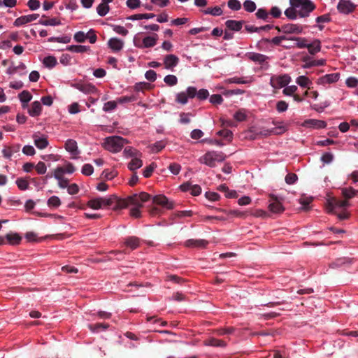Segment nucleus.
<instances>
[{
  "label": "nucleus",
  "mask_w": 358,
  "mask_h": 358,
  "mask_svg": "<svg viewBox=\"0 0 358 358\" xmlns=\"http://www.w3.org/2000/svg\"><path fill=\"white\" fill-rule=\"evenodd\" d=\"M108 46L114 51H120L122 49L124 43L117 38H112L108 42Z\"/></svg>",
  "instance_id": "6ab92c4d"
},
{
  "label": "nucleus",
  "mask_w": 358,
  "mask_h": 358,
  "mask_svg": "<svg viewBox=\"0 0 358 358\" xmlns=\"http://www.w3.org/2000/svg\"><path fill=\"white\" fill-rule=\"evenodd\" d=\"M243 8L246 11L252 13L256 10L257 6L254 1L251 0H245L243 2Z\"/></svg>",
  "instance_id": "603ef678"
},
{
  "label": "nucleus",
  "mask_w": 358,
  "mask_h": 358,
  "mask_svg": "<svg viewBox=\"0 0 358 358\" xmlns=\"http://www.w3.org/2000/svg\"><path fill=\"white\" fill-rule=\"evenodd\" d=\"M289 40L297 41L296 43H295V46H296L299 48H307V45H308L307 39L305 38L292 37V38H289Z\"/></svg>",
  "instance_id": "c03bdc74"
},
{
  "label": "nucleus",
  "mask_w": 358,
  "mask_h": 358,
  "mask_svg": "<svg viewBox=\"0 0 358 358\" xmlns=\"http://www.w3.org/2000/svg\"><path fill=\"white\" fill-rule=\"evenodd\" d=\"M157 167V165L152 162L148 166L145 167V169L143 171V175L145 178H148L151 176L154 169Z\"/></svg>",
  "instance_id": "052dcab7"
},
{
  "label": "nucleus",
  "mask_w": 358,
  "mask_h": 358,
  "mask_svg": "<svg viewBox=\"0 0 358 358\" xmlns=\"http://www.w3.org/2000/svg\"><path fill=\"white\" fill-rule=\"evenodd\" d=\"M71 38L69 36H64L62 37H51L48 39L50 42H57L62 43H70Z\"/></svg>",
  "instance_id": "864d4df0"
},
{
  "label": "nucleus",
  "mask_w": 358,
  "mask_h": 358,
  "mask_svg": "<svg viewBox=\"0 0 358 358\" xmlns=\"http://www.w3.org/2000/svg\"><path fill=\"white\" fill-rule=\"evenodd\" d=\"M296 83L300 87H308L310 89L309 85L312 84V82L310 79L305 76H300L296 79Z\"/></svg>",
  "instance_id": "72a5a7b5"
},
{
  "label": "nucleus",
  "mask_w": 358,
  "mask_h": 358,
  "mask_svg": "<svg viewBox=\"0 0 358 358\" xmlns=\"http://www.w3.org/2000/svg\"><path fill=\"white\" fill-rule=\"evenodd\" d=\"M303 126L307 127L320 129L326 127L327 123L322 120L310 119L304 122Z\"/></svg>",
  "instance_id": "dca6fc26"
},
{
  "label": "nucleus",
  "mask_w": 358,
  "mask_h": 358,
  "mask_svg": "<svg viewBox=\"0 0 358 358\" xmlns=\"http://www.w3.org/2000/svg\"><path fill=\"white\" fill-rule=\"evenodd\" d=\"M164 81L169 86H174L178 83V78L174 75H168L164 77Z\"/></svg>",
  "instance_id": "5fc2aeb1"
},
{
  "label": "nucleus",
  "mask_w": 358,
  "mask_h": 358,
  "mask_svg": "<svg viewBox=\"0 0 358 358\" xmlns=\"http://www.w3.org/2000/svg\"><path fill=\"white\" fill-rule=\"evenodd\" d=\"M117 104V101H108V102L104 103V106L103 107V110L105 112H110V111H111V110H113L116 108Z\"/></svg>",
  "instance_id": "680f3d73"
},
{
  "label": "nucleus",
  "mask_w": 358,
  "mask_h": 358,
  "mask_svg": "<svg viewBox=\"0 0 358 358\" xmlns=\"http://www.w3.org/2000/svg\"><path fill=\"white\" fill-rule=\"evenodd\" d=\"M6 238L9 243L12 245H17L20 243L22 238L18 234H8L6 235Z\"/></svg>",
  "instance_id": "58836bf2"
},
{
  "label": "nucleus",
  "mask_w": 358,
  "mask_h": 358,
  "mask_svg": "<svg viewBox=\"0 0 358 358\" xmlns=\"http://www.w3.org/2000/svg\"><path fill=\"white\" fill-rule=\"evenodd\" d=\"M203 12L204 13V14H210L213 16H220L223 13L222 8L219 6H215L214 8H208Z\"/></svg>",
  "instance_id": "a18cd8bd"
},
{
  "label": "nucleus",
  "mask_w": 358,
  "mask_h": 358,
  "mask_svg": "<svg viewBox=\"0 0 358 358\" xmlns=\"http://www.w3.org/2000/svg\"><path fill=\"white\" fill-rule=\"evenodd\" d=\"M226 159V155L220 151H208L199 159L201 164H204L210 167H215L216 162H222Z\"/></svg>",
  "instance_id": "f257e3e1"
},
{
  "label": "nucleus",
  "mask_w": 358,
  "mask_h": 358,
  "mask_svg": "<svg viewBox=\"0 0 358 358\" xmlns=\"http://www.w3.org/2000/svg\"><path fill=\"white\" fill-rule=\"evenodd\" d=\"M208 242L203 239H188L187 240L184 245L187 248H206Z\"/></svg>",
  "instance_id": "4468645a"
},
{
  "label": "nucleus",
  "mask_w": 358,
  "mask_h": 358,
  "mask_svg": "<svg viewBox=\"0 0 358 358\" xmlns=\"http://www.w3.org/2000/svg\"><path fill=\"white\" fill-rule=\"evenodd\" d=\"M234 331V328H233V327L220 328V329H217L215 331V332L218 336H223L225 334H231Z\"/></svg>",
  "instance_id": "0e129e2a"
},
{
  "label": "nucleus",
  "mask_w": 358,
  "mask_h": 358,
  "mask_svg": "<svg viewBox=\"0 0 358 358\" xmlns=\"http://www.w3.org/2000/svg\"><path fill=\"white\" fill-rule=\"evenodd\" d=\"M124 152L127 157H133V158H134L136 157L141 156V153L139 151H138L137 150L133 148L132 147L125 148Z\"/></svg>",
  "instance_id": "49530a36"
},
{
  "label": "nucleus",
  "mask_w": 358,
  "mask_h": 358,
  "mask_svg": "<svg viewBox=\"0 0 358 358\" xmlns=\"http://www.w3.org/2000/svg\"><path fill=\"white\" fill-rule=\"evenodd\" d=\"M291 81V78L287 74L273 76L270 79V85L275 89L287 86Z\"/></svg>",
  "instance_id": "7ed1b4c3"
},
{
  "label": "nucleus",
  "mask_w": 358,
  "mask_h": 358,
  "mask_svg": "<svg viewBox=\"0 0 358 358\" xmlns=\"http://www.w3.org/2000/svg\"><path fill=\"white\" fill-rule=\"evenodd\" d=\"M286 128L284 125L278 126L273 128H271L268 130L265 131L264 133L263 131L262 132V134L267 135V134H274V135H279L282 134L284 132H285Z\"/></svg>",
  "instance_id": "473e14b6"
},
{
  "label": "nucleus",
  "mask_w": 358,
  "mask_h": 358,
  "mask_svg": "<svg viewBox=\"0 0 358 358\" xmlns=\"http://www.w3.org/2000/svg\"><path fill=\"white\" fill-rule=\"evenodd\" d=\"M356 6L349 0H340L337 9L340 13L348 14L355 9Z\"/></svg>",
  "instance_id": "1a4fd4ad"
},
{
  "label": "nucleus",
  "mask_w": 358,
  "mask_h": 358,
  "mask_svg": "<svg viewBox=\"0 0 358 358\" xmlns=\"http://www.w3.org/2000/svg\"><path fill=\"white\" fill-rule=\"evenodd\" d=\"M152 201L154 203L160 205L167 209H172L173 208V203L169 201L168 198L164 195L155 196L152 199Z\"/></svg>",
  "instance_id": "f8f14e48"
},
{
  "label": "nucleus",
  "mask_w": 358,
  "mask_h": 358,
  "mask_svg": "<svg viewBox=\"0 0 358 358\" xmlns=\"http://www.w3.org/2000/svg\"><path fill=\"white\" fill-rule=\"evenodd\" d=\"M16 184L20 190H25L29 187L28 181L22 178H17Z\"/></svg>",
  "instance_id": "e2e57ef3"
},
{
  "label": "nucleus",
  "mask_w": 358,
  "mask_h": 358,
  "mask_svg": "<svg viewBox=\"0 0 358 358\" xmlns=\"http://www.w3.org/2000/svg\"><path fill=\"white\" fill-rule=\"evenodd\" d=\"M285 15L289 20H295L297 17V16L299 15L298 11H296V10L294 9V8H291V7L288 8L285 10Z\"/></svg>",
  "instance_id": "6e6d98bb"
},
{
  "label": "nucleus",
  "mask_w": 358,
  "mask_h": 358,
  "mask_svg": "<svg viewBox=\"0 0 358 358\" xmlns=\"http://www.w3.org/2000/svg\"><path fill=\"white\" fill-rule=\"evenodd\" d=\"M72 86L85 94H95L97 92L96 87L91 83H77Z\"/></svg>",
  "instance_id": "9d476101"
},
{
  "label": "nucleus",
  "mask_w": 358,
  "mask_h": 358,
  "mask_svg": "<svg viewBox=\"0 0 358 358\" xmlns=\"http://www.w3.org/2000/svg\"><path fill=\"white\" fill-rule=\"evenodd\" d=\"M126 143L127 140L125 138L117 136H113L105 138L103 147L110 152H118L122 149Z\"/></svg>",
  "instance_id": "f03ea898"
},
{
  "label": "nucleus",
  "mask_w": 358,
  "mask_h": 358,
  "mask_svg": "<svg viewBox=\"0 0 358 358\" xmlns=\"http://www.w3.org/2000/svg\"><path fill=\"white\" fill-rule=\"evenodd\" d=\"M87 206L92 209L98 210L101 208L99 203V199L98 198H94L89 200L87 201Z\"/></svg>",
  "instance_id": "bf43d9fd"
},
{
  "label": "nucleus",
  "mask_w": 358,
  "mask_h": 358,
  "mask_svg": "<svg viewBox=\"0 0 358 358\" xmlns=\"http://www.w3.org/2000/svg\"><path fill=\"white\" fill-rule=\"evenodd\" d=\"M33 139H34V145L38 149H44L45 148H47V146L48 145V139L45 136L39 137L37 134H34L33 136Z\"/></svg>",
  "instance_id": "a211bd4d"
},
{
  "label": "nucleus",
  "mask_w": 358,
  "mask_h": 358,
  "mask_svg": "<svg viewBox=\"0 0 358 358\" xmlns=\"http://www.w3.org/2000/svg\"><path fill=\"white\" fill-rule=\"evenodd\" d=\"M340 74L338 73L327 74L318 80V83L324 85V84H330L337 82L339 80Z\"/></svg>",
  "instance_id": "2eb2a0df"
},
{
  "label": "nucleus",
  "mask_w": 358,
  "mask_h": 358,
  "mask_svg": "<svg viewBox=\"0 0 358 358\" xmlns=\"http://www.w3.org/2000/svg\"><path fill=\"white\" fill-rule=\"evenodd\" d=\"M311 55H315L321 50V42L318 39H315L311 43H308L306 48Z\"/></svg>",
  "instance_id": "412c9836"
},
{
  "label": "nucleus",
  "mask_w": 358,
  "mask_h": 358,
  "mask_svg": "<svg viewBox=\"0 0 358 358\" xmlns=\"http://www.w3.org/2000/svg\"><path fill=\"white\" fill-rule=\"evenodd\" d=\"M301 9L298 11V15L301 17L309 16L310 13L315 9V6L310 0H304Z\"/></svg>",
  "instance_id": "6e6552de"
},
{
  "label": "nucleus",
  "mask_w": 358,
  "mask_h": 358,
  "mask_svg": "<svg viewBox=\"0 0 358 358\" xmlns=\"http://www.w3.org/2000/svg\"><path fill=\"white\" fill-rule=\"evenodd\" d=\"M39 23L44 26H56L61 24L60 20L54 17V18H49L44 20H41L39 21Z\"/></svg>",
  "instance_id": "37998d69"
},
{
  "label": "nucleus",
  "mask_w": 358,
  "mask_h": 358,
  "mask_svg": "<svg viewBox=\"0 0 358 358\" xmlns=\"http://www.w3.org/2000/svg\"><path fill=\"white\" fill-rule=\"evenodd\" d=\"M115 195H112L108 198L99 197L101 208L112 207L115 203Z\"/></svg>",
  "instance_id": "bb28decb"
},
{
  "label": "nucleus",
  "mask_w": 358,
  "mask_h": 358,
  "mask_svg": "<svg viewBox=\"0 0 358 358\" xmlns=\"http://www.w3.org/2000/svg\"><path fill=\"white\" fill-rule=\"evenodd\" d=\"M297 90L298 87L296 85L287 86L283 89L282 93L286 96H293Z\"/></svg>",
  "instance_id": "13d9d810"
},
{
  "label": "nucleus",
  "mask_w": 358,
  "mask_h": 358,
  "mask_svg": "<svg viewBox=\"0 0 358 358\" xmlns=\"http://www.w3.org/2000/svg\"><path fill=\"white\" fill-rule=\"evenodd\" d=\"M217 211L224 213L227 216L236 217H245L247 215L245 212L241 211L238 210H227L222 208L216 209Z\"/></svg>",
  "instance_id": "b1692460"
},
{
  "label": "nucleus",
  "mask_w": 358,
  "mask_h": 358,
  "mask_svg": "<svg viewBox=\"0 0 358 358\" xmlns=\"http://www.w3.org/2000/svg\"><path fill=\"white\" fill-rule=\"evenodd\" d=\"M129 205L128 198L118 199L115 196V203L112 208L115 210H120L127 208Z\"/></svg>",
  "instance_id": "aec40b11"
},
{
  "label": "nucleus",
  "mask_w": 358,
  "mask_h": 358,
  "mask_svg": "<svg viewBox=\"0 0 358 358\" xmlns=\"http://www.w3.org/2000/svg\"><path fill=\"white\" fill-rule=\"evenodd\" d=\"M155 17L154 13L135 14L131 15L129 19L131 20H137L142 19H151Z\"/></svg>",
  "instance_id": "de8ad7c7"
},
{
  "label": "nucleus",
  "mask_w": 358,
  "mask_h": 358,
  "mask_svg": "<svg viewBox=\"0 0 358 358\" xmlns=\"http://www.w3.org/2000/svg\"><path fill=\"white\" fill-rule=\"evenodd\" d=\"M20 100L22 103V107L26 108L27 106V103L30 101L32 99V95L27 90H24L18 95Z\"/></svg>",
  "instance_id": "c85d7f7f"
},
{
  "label": "nucleus",
  "mask_w": 358,
  "mask_h": 358,
  "mask_svg": "<svg viewBox=\"0 0 358 358\" xmlns=\"http://www.w3.org/2000/svg\"><path fill=\"white\" fill-rule=\"evenodd\" d=\"M189 98L187 87L186 92H181L176 94V101L182 105H185L187 103Z\"/></svg>",
  "instance_id": "2f4dec72"
},
{
  "label": "nucleus",
  "mask_w": 358,
  "mask_h": 358,
  "mask_svg": "<svg viewBox=\"0 0 358 358\" xmlns=\"http://www.w3.org/2000/svg\"><path fill=\"white\" fill-rule=\"evenodd\" d=\"M188 94L189 99H193L196 96L199 100H205L209 96V92L207 90L201 89L197 91L196 88L194 87H188Z\"/></svg>",
  "instance_id": "423d86ee"
},
{
  "label": "nucleus",
  "mask_w": 358,
  "mask_h": 358,
  "mask_svg": "<svg viewBox=\"0 0 358 358\" xmlns=\"http://www.w3.org/2000/svg\"><path fill=\"white\" fill-rule=\"evenodd\" d=\"M166 146V143L164 141H159L150 145L152 152L157 153L162 150Z\"/></svg>",
  "instance_id": "f704fd0d"
},
{
  "label": "nucleus",
  "mask_w": 358,
  "mask_h": 358,
  "mask_svg": "<svg viewBox=\"0 0 358 358\" xmlns=\"http://www.w3.org/2000/svg\"><path fill=\"white\" fill-rule=\"evenodd\" d=\"M43 64L48 68H53L57 64V59L53 56H48L43 59Z\"/></svg>",
  "instance_id": "8fccbe9b"
},
{
  "label": "nucleus",
  "mask_w": 358,
  "mask_h": 358,
  "mask_svg": "<svg viewBox=\"0 0 358 358\" xmlns=\"http://www.w3.org/2000/svg\"><path fill=\"white\" fill-rule=\"evenodd\" d=\"M227 4L229 8L233 10H238L241 8V2L238 0H229Z\"/></svg>",
  "instance_id": "774afa93"
},
{
  "label": "nucleus",
  "mask_w": 358,
  "mask_h": 358,
  "mask_svg": "<svg viewBox=\"0 0 358 358\" xmlns=\"http://www.w3.org/2000/svg\"><path fill=\"white\" fill-rule=\"evenodd\" d=\"M65 148L66 150L72 153L77 154L78 153V146L76 141L73 139H69L65 143Z\"/></svg>",
  "instance_id": "7c9ffc66"
},
{
  "label": "nucleus",
  "mask_w": 358,
  "mask_h": 358,
  "mask_svg": "<svg viewBox=\"0 0 358 358\" xmlns=\"http://www.w3.org/2000/svg\"><path fill=\"white\" fill-rule=\"evenodd\" d=\"M69 51H71V52H87L90 50V47L89 46H85V45H69L66 48Z\"/></svg>",
  "instance_id": "4c0bfd02"
},
{
  "label": "nucleus",
  "mask_w": 358,
  "mask_h": 358,
  "mask_svg": "<svg viewBox=\"0 0 358 358\" xmlns=\"http://www.w3.org/2000/svg\"><path fill=\"white\" fill-rule=\"evenodd\" d=\"M217 134L220 136L223 137L225 139H227L228 141H231L233 136L232 132L229 129L220 130L217 133Z\"/></svg>",
  "instance_id": "338daca9"
},
{
  "label": "nucleus",
  "mask_w": 358,
  "mask_h": 358,
  "mask_svg": "<svg viewBox=\"0 0 358 358\" xmlns=\"http://www.w3.org/2000/svg\"><path fill=\"white\" fill-rule=\"evenodd\" d=\"M226 83H236V84H246L249 83V80L244 79L243 78L234 77L225 80Z\"/></svg>",
  "instance_id": "4d7b16f0"
},
{
  "label": "nucleus",
  "mask_w": 358,
  "mask_h": 358,
  "mask_svg": "<svg viewBox=\"0 0 358 358\" xmlns=\"http://www.w3.org/2000/svg\"><path fill=\"white\" fill-rule=\"evenodd\" d=\"M357 191L354 189L352 187L343 188L342 189V195L347 199L352 198Z\"/></svg>",
  "instance_id": "3c124183"
},
{
  "label": "nucleus",
  "mask_w": 358,
  "mask_h": 358,
  "mask_svg": "<svg viewBox=\"0 0 358 358\" xmlns=\"http://www.w3.org/2000/svg\"><path fill=\"white\" fill-rule=\"evenodd\" d=\"M349 202L347 200H338L332 198L328 200L327 210L329 213H333L337 208H345L349 206Z\"/></svg>",
  "instance_id": "39448f33"
},
{
  "label": "nucleus",
  "mask_w": 358,
  "mask_h": 358,
  "mask_svg": "<svg viewBox=\"0 0 358 358\" xmlns=\"http://www.w3.org/2000/svg\"><path fill=\"white\" fill-rule=\"evenodd\" d=\"M142 166L143 161L140 159V157H136L133 158L127 165L128 169L130 171L134 172L136 169L141 168Z\"/></svg>",
  "instance_id": "cd10ccee"
},
{
  "label": "nucleus",
  "mask_w": 358,
  "mask_h": 358,
  "mask_svg": "<svg viewBox=\"0 0 358 358\" xmlns=\"http://www.w3.org/2000/svg\"><path fill=\"white\" fill-rule=\"evenodd\" d=\"M269 201L268 209L271 212L273 213H282L285 210L281 202L274 195L270 196Z\"/></svg>",
  "instance_id": "0eeeda50"
},
{
  "label": "nucleus",
  "mask_w": 358,
  "mask_h": 358,
  "mask_svg": "<svg viewBox=\"0 0 358 358\" xmlns=\"http://www.w3.org/2000/svg\"><path fill=\"white\" fill-rule=\"evenodd\" d=\"M244 24V20H228L225 22L226 28L232 31H241Z\"/></svg>",
  "instance_id": "ddd939ff"
},
{
  "label": "nucleus",
  "mask_w": 358,
  "mask_h": 358,
  "mask_svg": "<svg viewBox=\"0 0 358 358\" xmlns=\"http://www.w3.org/2000/svg\"><path fill=\"white\" fill-rule=\"evenodd\" d=\"M289 38L287 37L285 35H282V36H275V37L273 38L271 40V42L275 45L281 46V45H282L283 41H289ZM264 41L267 43L270 42V40L267 39V38L264 39Z\"/></svg>",
  "instance_id": "ea45409f"
},
{
  "label": "nucleus",
  "mask_w": 358,
  "mask_h": 358,
  "mask_svg": "<svg viewBox=\"0 0 358 358\" xmlns=\"http://www.w3.org/2000/svg\"><path fill=\"white\" fill-rule=\"evenodd\" d=\"M179 63V58L175 55H167L164 58V68L173 70Z\"/></svg>",
  "instance_id": "9b49d317"
},
{
  "label": "nucleus",
  "mask_w": 358,
  "mask_h": 358,
  "mask_svg": "<svg viewBox=\"0 0 358 358\" xmlns=\"http://www.w3.org/2000/svg\"><path fill=\"white\" fill-rule=\"evenodd\" d=\"M303 62H305V64L303 65L304 69H308L312 66H324L325 64V60L323 59L317 60H310L308 59H304Z\"/></svg>",
  "instance_id": "a878e982"
},
{
  "label": "nucleus",
  "mask_w": 358,
  "mask_h": 358,
  "mask_svg": "<svg viewBox=\"0 0 358 358\" xmlns=\"http://www.w3.org/2000/svg\"><path fill=\"white\" fill-rule=\"evenodd\" d=\"M109 327V324L107 323H96L88 324V328L93 333H98L101 330H106Z\"/></svg>",
  "instance_id": "c756f323"
},
{
  "label": "nucleus",
  "mask_w": 358,
  "mask_h": 358,
  "mask_svg": "<svg viewBox=\"0 0 358 358\" xmlns=\"http://www.w3.org/2000/svg\"><path fill=\"white\" fill-rule=\"evenodd\" d=\"M285 180L287 184L293 185L298 180V176L296 173H289L285 176Z\"/></svg>",
  "instance_id": "69168bd1"
},
{
  "label": "nucleus",
  "mask_w": 358,
  "mask_h": 358,
  "mask_svg": "<svg viewBox=\"0 0 358 358\" xmlns=\"http://www.w3.org/2000/svg\"><path fill=\"white\" fill-rule=\"evenodd\" d=\"M275 29L279 31L282 32L286 34H299L302 33L303 31V26L298 24H283L281 27L276 26Z\"/></svg>",
  "instance_id": "20e7f679"
},
{
  "label": "nucleus",
  "mask_w": 358,
  "mask_h": 358,
  "mask_svg": "<svg viewBox=\"0 0 358 358\" xmlns=\"http://www.w3.org/2000/svg\"><path fill=\"white\" fill-rule=\"evenodd\" d=\"M255 15L258 19L263 20L266 22L270 21L269 13L265 8H259L256 12Z\"/></svg>",
  "instance_id": "e433bc0d"
},
{
  "label": "nucleus",
  "mask_w": 358,
  "mask_h": 358,
  "mask_svg": "<svg viewBox=\"0 0 358 358\" xmlns=\"http://www.w3.org/2000/svg\"><path fill=\"white\" fill-rule=\"evenodd\" d=\"M61 203L62 202L60 199L57 196H52L47 201L48 207L54 208H58Z\"/></svg>",
  "instance_id": "79ce46f5"
},
{
  "label": "nucleus",
  "mask_w": 358,
  "mask_h": 358,
  "mask_svg": "<svg viewBox=\"0 0 358 358\" xmlns=\"http://www.w3.org/2000/svg\"><path fill=\"white\" fill-rule=\"evenodd\" d=\"M129 200V203L135 206V207H143V204L141 203L139 196L137 194H134L131 196L127 197Z\"/></svg>",
  "instance_id": "09e8293b"
},
{
  "label": "nucleus",
  "mask_w": 358,
  "mask_h": 358,
  "mask_svg": "<svg viewBox=\"0 0 358 358\" xmlns=\"http://www.w3.org/2000/svg\"><path fill=\"white\" fill-rule=\"evenodd\" d=\"M249 58L250 60L258 62L259 64L264 63L267 57L264 55L260 54V53H251L249 56Z\"/></svg>",
  "instance_id": "c9c22d12"
},
{
  "label": "nucleus",
  "mask_w": 358,
  "mask_h": 358,
  "mask_svg": "<svg viewBox=\"0 0 358 358\" xmlns=\"http://www.w3.org/2000/svg\"><path fill=\"white\" fill-rule=\"evenodd\" d=\"M110 7L108 3L101 2L96 8V11L99 15L103 17L109 11Z\"/></svg>",
  "instance_id": "a19ab883"
},
{
  "label": "nucleus",
  "mask_w": 358,
  "mask_h": 358,
  "mask_svg": "<svg viewBox=\"0 0 358 358\" xmlns=\"http://www.w3.org/2000/svg\"><path fill=\"white\" fill-rule=\"evenodd\" d=\"M157 41V34H155L152 36H147L143 39V45L141 48L154 47Z\"/></svg>",
  "instance_id": "5701e85b"
},
{
  "label": "nucleus",
  "mask_w": 358,
  "mask_h": 358,
  "mask_svg": "<svg viewBox=\"0 0 358 358\" xmlns=\"http://www.w3.org/2000/svg\"><path fill=\"white\" fill-rule=\"evenodd\" d=\"M204 345L206 346L224 348L227 346V343L223 340L217 339L212 337L205 340Z\"/></svg>",
  "instance_id": "f3484780"
},
{
  "label": "nucleus",
  "mask_w": 358,
  "mask_h": 358,
  "mask_svg": "<svg viewBox=\"0 0 358 358\" xmlns=\"http://www.w3.org/2000/svg\"><path fill=\"white\" fill-rule=\"evenodd\" d=\"M42 110L41 104L39 101H36L31 103V107L29 109V114L32 117L38 116Z\"/></svg>",
  "instance_id": "4be33fe9"
},
{
  "label": "nucleus",
  "mask_w": 358,
  "mask_h": 358,
  "mask_svg": "<svg viewBox=\"0 0 358 358\" xmlns=\"http://www.w3.org/2000/svg\"><path fill=\"white\" fill-rule=\"evenodd\" d=\"M140 240L136 236H129L125 239L124 244L131 250H135L139 246Z\"/></svg>",
  "instance_id": "393cba45"
}]
</instances>
